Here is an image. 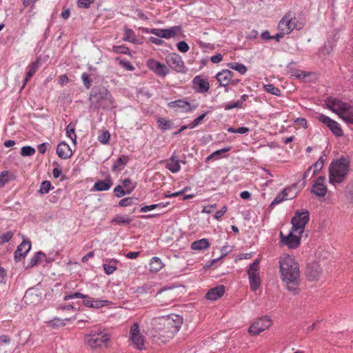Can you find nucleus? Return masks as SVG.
I'll use <instances>...</instances> for the list:
<instances>
[{
    "mask_svg": "<svg viewBox=\"0 0 353 353\" xmlns=\"http://www.w3.org/2000/svg\"><path fill=\"white\" fill-rule=\"evenodd\" d=\"M279 263L283 285L292 294H299L301 281L299 263L294 256L284 254L280 256Z\"/></svg>",
    "mask_w": 353,
    "mask_h": 353,
    "instance_id": "nucleus-1",
    "label": "nucleus"
},
{
    "mask_svg": "<svg viewBox=\"0 0 353 353\" xmlns=\"http://www.w3.org/2000/svg\"><path fill=\"white\" fill-rule=\"evenodd\" d=\"M90 107L95 110H111L114 106V99L110 91L103 85H94L90 92Z\"/></svg>",
    "mask_w": 353,
    "mask_h": 353,
    "instance_id": "nucleus-2",
    "label": "nucleus"
},
{
    "mask_svg": "<svg viewBox=\"0 0 353 353\" xmlns=\"http://www.w3.org/2000/svg\"><path fill=\"white\" fill-rule=\"evenodd\" d=\"M350 162L343 157L331 162L329 166V183L336 187L343 183L350 172Z\"/></svg>",
    "mask_w": 353,
    "mask_h": 353,
    "instance_id": "nucleus-3",
    "label": "nucleus"
},
{
    "mask_svg": "<svg viewBox=\"0 0 353 353\" xmlns=\"http://www.w3.org/2000/svg\"><path fill=\"white\" fill-rule=\"evenodd\" d=\"M327 108L336 112L347 123L353 124V108L348 103L334 97H329L325 101Z\"/></svg>",
    "mask_w": 353,
    "mask_h": 353,
    "instance_id": "nucleus-4",
    "label": "nucleus"
},
{
    "mask_svg": "<svg viewBox=\"0 0 353 353\" xmlns=\"http://www.w3.org/2000/svg\"><path fill=\"white\" fill-rule=\"evenodd\" d=\"M303 26L304 23L296 18V12L289 10L279 21L278 28L290 34L295 29L301 30Z\"/></svg>",
    "mask_w": 353,
    "mask_h": 353,
    "instance_id": "nucleus-5",
    "label": "nucleus"
},
{
    "mask_svg": "<svg viewBox=\"0 0 353 353\" xmlns=\"http://www.w3.org/2000/svg\"><path fill=\"white\" fill-rule=\"evenodd\" d=\"M85 342L91 348L108 347L110 342V336L106 333H102L100 330H91L85 336Z\"/></svg>",
    "mask_w": 353,
    "mask_h": 353,
    "instance_id": "nucleus-6",
    "label": "nucleus"
},
{
    "mask_svg": "<svg viewBox=\"0 0 353 353\" xmlns=\"http://www.w3.org/2000/svg\"><path fill=\"white\" fill-rule=\"evenodd\" d=\"M310 214L305 210L303 212H296L294 216L292 219V230L295 233L301 235L304 230L306 223L309 221Z\"/></svg>",
    "mask_w": 353,
    "mask_h": 353,
    "instance_id": "nucleus-7",
    "label": "nucleus"
},
{
    "mask_svg": "<svg viewBox=\"0 0 353 353\" xmlns=\"http://www.w3.org/2000/svg\"><path fill=\"white\" fill-rule=\"evenodd\" d=\"M259 263V259H255L254 261L250 265L248 270L250 287L252 291H256L261 285Z\"/></svg>",
    "mask_w": 353,
    "mask_h": 353,
    "instance_id": "nucleus-8",
    "label": "nucleus"
},
{
    "mask_svg": "<svg viewBox=\"0 0 353 353\" xmlns=\"http://www.w3.org/2000/svg\"><path fill=\"white\" fill-rule=\"evenodd\" d=\"M272 323V320L269 316H262L250 325L248 332L251 335H258L268 329L271 326Z\"/></svg>",
    "mask_w": 353,
    "mask_h": 353,
    "instance_id": "nucleus-9",
    "label": "nucleus"
},
{
    "mask_svg": "<svg viewBox=\"0 0 353 353\" xmlns=\"http://www.w3.org/2000/svg\"><path fill=\"white\" fill-rule=\"evenodd\" d=\"M167 64L176 72L183 73L185 67L181 57L176 53H170L165 57Z\"/></svg>",
    "mask_w": 353,
    "mask_h": 353,
    "instance_id": "nucleus-10",
    "label": "nucleus"
},
{
    "mask_svg": "<svg viewBox=\"0 0 353 353\" xmlns=\"http://www.w3.org/2000/svg\"><path fill=\"white\" fill-rule=\"evenodd\" d=\"M301 236L295 233L292 229L287 236H285L283 232L280 233L281 242L290 249H295L299 245Z\"/></svg>",
    "mask_w": 353,
    "mask_h": 353,
    "instance_id": "nucleus-11",
    "label": "nucleus"
},
{
    "mask_svg": "<svg viewBox=\"0 0 353 353\" xmlns=\"http://www.w3.org/2000/svg\"><path fill=\"white\" fill-rule=\"evenodd\" d=\"M147 65L150 70L161 77H165L170 72L169 68L164 63L152 59L147 61Z\"/></svg>",
    "mask_w": 353,
    "mask_h": 353,
    "instance_id": "nucleus-12",
    "label": "nucleus"
},
{
    "mask_svg": "<svg viewBox=\"0 0 353 353\" xmlns=\"http://www.w3.org/2000/svg\"><path fill=\"white\" fill-rule=\"evenodd\" d=\"M181 27L179 26H172L168 29H156L150 30V33L157 36L160 38L170 39L174 37L177 32L181 31Z\"/></svg>",
    "mask_w": 353,
    "mask_h": 353,
    "instance_id": "nucleus-13",
    "label": "nucleus"
},
{
    "mask_svg": "<svg viewBox=\"0 0 353 353\" xmlns=\"http://www.w3.org/2000/svg\"><path fill=\"white\" fill-rule=\"evenodd\" d=\"M325 176H319L314 184L312 185L311 192L316 196L323 197L326 195L327 192V186L325 183Z\"/></svg>",
    "mask_w": 353,
    "mask_h": 353,
    "instance_id": "nucleus-14",
    "label": "nucleus"
},
{
    "mask_svg": "<svg viewBox=\"0 0 353 353\" xmlns=\"http://www.w3.org/2000/svg\"><path fill=\"white\" fill-rule=\"evenodd\" d=\"M130 339L136 345L137 349L142 350L144 346L143 336L141 334L139 329V324L135 323L130 329Z\"/></svg>",
    "mask_w": 353,
    "mask_h": 353,
    "instance_id": "nucleus-15",
    "label": "nucleus"
},
{
    "mask_svg": "<svg viewBox=\"0 0 353 353\" xmlns=\"http://www.w3.org/2000/svg\"><path fill=\"white\" fill-rule=\"evenodd\" d=\"M319 119L321 122L325 124L335 136L341 137L343 135V130L336 121L323 114H321Z\"/></svg>",
    "mask_w": 353,
    "mask_h": 353,
    "instance_id": "nucleus-16",
    "label": "nucleus"
},
{
    "mask_svg": "<svg viewBox=\"0 0 353 353\" xmlns=\"http://www.w3.org/2000/svg\"><path fill=\"white\" fill-rule=\"evenodd\" d=\"M193 88L199 93H205L209 91L210 84L208 79H203L201 76H196L192 81Z\"/></svg>",
    "mask_w": 353,
    "mask_h": 353,
    "instance_id": "nucleus-17",
    "label": "nucleus"
},
{
    "mask_svg": "<svg viewBox=\"0 0 353 353\" xmlns=\"http://www.w3.org/2000/svg\"><path fill=\"white\" fill-rule=\"evenodd\" d=\"M322 272V269L317 262H313L307 265L306 276L310 281L318 280Z\"/></svg>",
    "mask_w": 353,
    "mask_h": 353,
    "instance_id": "nucleus-18",
    "label": "nucleus"
},
{
    "mask_svg": "<svg viewBox=\"0 0 353 353\" xmlns=\"http://www.w3.org/2000/svg\"><path fill=\"white\" fill-rule=\"evenodd\" d=\"M31 249V242L30 240H23L17 247L14 252V259L19 261L23 259Z\"/></svg>",
    "mask_w": 353,
    "mask_h": 353,
    "instance_id": "nucleus-19",
    "label": "nucleus"
},
{
    "mask_svg": "<svg viewBox=\"0 0 353 353\" xmlns=\"http://www.w3.org/2000/svg\"><path fill=\"white\" fill-rule=\"evenodd\" d=\"M41 292L39 289L32 288L26 290L23 300L28 304H35L40 301Z\"/></svg>",
    "mask_w": 353,
    "mask_h": 353,
    "instance_id": "nucleus-20",
    "label": "nucleus"
},
{
    "mask_svg": "<svg viewBox=\"0 0 353 353\" xmlns=\"http://www.w3.org/2000/svg\"><path fill=\"white\" fill-rule=\"evenodd\" d=\"M225 286L223 285H219L208 290L205 294V298L210 301H216L222 297L225 293Z\"/></svg>",
    "mask_w": 353,
    "mask_h": 353,
    "instance_id": "nucleus-21",
    "label": "nucleus"
},
{
    "mask_svg": "<svg viewBox=\"0 0 353 353\" xmlns=\"http://www.w3.org/2000/svg\"><path fill=\"white\" fill-rule=\"evenodd\" d=\"M113 185L112 179L110 175L105 177L104 180L97 181L92 188L94 191H106L108 190Z\"/></svg>",
    "mask_w": 353,
    "mask_h": 353,
    "instance_id": "nucleus-22",
    "label": "nucleus"
},
{
    "mask_svg": "<svg viewBox=\"0 0 353 353\" xmlns=\"http://www.w3.org/2000/svg\"><path fill=\"white\" fill-rule=\"evenodd\" d=\"M168 106L172 108H183L184 109V112H189L193 110H195L197 108L196 105H194L193 106H190L189 102L185 101L184 100L179 99L176 101H171L168 103Z\"/></svg>",
    "mask_w": 353,
    "mask_h": 353,
    "instance_id": "nucleus-23",
    "label": "nucleus"
},
{
    "mask_svg": "<svg viewBox=\"0 0 353 353\" xmlns=\"http://www.w3.org/2000/svg\"><path fill=\"white\" fill-rule=\"evenodd\" d=\"M57 154L61 159H68L72 155V152L68 144L61 142L57 145Z\"/></svg>",
    "mask_w": 353,
    "mask_h": 353,
    "instance_id": "nucleus-24",
    "label": "nucleus"
},
{
    "mask_svg": "<svg viewBox=\"0 0 353 353\" xmlns=\"http://www.w3.org/2000/svg\"><path fill=\"white\" fill-rule=\"evenodd\" d=\"M233 72L229 70H223L216 74V78L222 86L228 85L232 77Z\"/></svg>",
    "mask_w": 353,
    "mask_h": 353,
    "instance_id": "nucleus-25",
    "label": "nucleus"
},
{
    "mask_svg": "<svg viewBox=\"0 0 353 353\" xmlns=\"http://www.w3.org/2000/svg\"><path fill=\"white\" fill-rule=\"evenodd\" d=\"M130 158L128 156L122 155L119 157L112 165V171L116 172L122 170L125 165L128 163Z\"/></svg>",
    "mask_w": 353,
    "mask_h": 353,
    "instance_id": "nucleus-26",
    "label": "nucleus"
},
{
    "mask_svg": "<svg viewBox=\"0 0 353 353\" xmlns=\"http://www.w3.org/2000/svg\"><path fill=\"white\" fill-rule=\"evenodd\" d=\"M165 167L172 173H176L181 169L179 161L177 157L174 156V154L170 157V162L167 163Z\"/></svg>",
    "mask_w": 353,
    "mask_h": 353,
    "instance_id": "nucleus-27",
    "label": "nucleus"
},
{
    "mask_svg": "<svg viewBox=\"0 0 353 353\" xmlns=\"http://www.w3.org/2000/svg\"><path fill=\"white\" fill-rule=\"evenodd\" d=\"M163 267V263L159 257L154 256L152 258L149 264V270L150 272H157L161 270Z\"/></svg>",
    "mask_w": 353,
    "mask_h": 353,
    "instance_id": "nucleus-28",
    "label": "nucleus"
},
{
    "mask_svg": "<svg viewBox=\"0 0 353 353\" xmlns=\"http://www.w3.org/2000/svg\"><path fill=\"white\" fill-rule=\"evenodd\" d=\"M210 243L207 239H202L192 243L191 248L194 250H202L210 247Z\"/></svg>",
    "mask_w": 353,
    "mask_h": 353,
    "instance_id": "nucleus-29",
    "label": "nucleus"
},
{
    "mask_svg": "<svg viewBox=\"0 0 353 353\" xmlns=\"http://www.w3.org/2000/svg\"><path fill=\"white\" fill-rule=\"evenodd\" d=\"M137 183H134L128 190H124L121 185H117L114 189V192L115 193V196L118 198L123 196L125 194H130L136 188Z\"/></svg>",
    "mask_w": 353,
    "mask_h": 353,
    "instance_id": "nucleus-30",
    "label": "nucleus"
},
{
    "mask_svg": "<svg viewBox=\"0 0 353 353\" xmlns=\"http://www.w3.org/2000/svg\"><path fill=\"white\" fill-rule=\"evenodd\" d=\"M132 219L128 216H124L117 214L111 221V223H115L119 225H129L132 222Z\"/></svg>",
    "mask_w": 353,
    "mask_h": 353,
    "instance_id": "nucleus-31",
    "label": "nucleus"
},
{
    "mask_svg": "<svg viewBox=\"0 0 353 353\" xmlns=\"http://www.w3.org/2000/svg\"><path fill=\"white\" fill-rule=\"evenodd\" d=\"M123 41H129L132 43L139 44L140 43L139 40L136 38L135 33L133 30L126 28L125 30Z\"/></svg>",
    "mask_w": 353,
    "mask_h": 353,
    "instance_id": "nucleus-32",
    "label": "nucleus"
},
{
    "mask_svg": "<svg viewBox=\"0 0 353 353\" xmlns=\"http://www.w3.org/2000/svg\"><path fill=\"white\" fill-rule=\"evenodd\" d=\"M42 259H46V254L41 251L36 252L34 256L30 259L27 268H32L33 266L38 265Z\"/></svg>",
    "mask_w": 353,
    "mask_h": 353,
    "instance_id": "nucleus-33",
    "label": "nucleus"
},
{
    "mask_svg": "<svg viewBox=\"0 0 353 353\" xmlns=\"http://www.w3.org/2000/svg\"><path fill=\"white\" fill-rule=\"evenodd\" d=\"M157 124L160 129L162 130H168L172 128L173 123L165 118H159L157 120Z\"/></svg>",
    "mask_w": 353,
    "mask_h": 353,
    "instance_id": "nucleus-34",
    "label": "nucleus"
},
{
    "mask_svg": "<svg viewBox=\"0 0 353 353\" xmlns=\"http://www.w3.org/2000/svg\"><path fill=\"white\" fill-rule=\"evenodd\" d=\"M39 61L36 60L29 67V70L26 73L24 84L35 74L39 68Z\"/></svg>",
    "mask_w": 353,
    "mask_h": 353,
    "instance_id": "nucleus-35",
    "label": "nucleus"
},
{
    "mask_svg": "<svg viewBox=\"0 0 353 353\" xmlns=\"http://www.w3.org/2000/svg\"><path fill=\"white\" fill-rule=\"evenodd\" d=\"M66 134L67 136L71 139L73 143L76 144L77 142V135L75 134V128L74 125H72V123H70L66 128Z\"/></svg>",
    "mask_w": 353,
    "mask_h": 353,
    "instance_id": "nucleus-36",
    "label": "nucleus"
},
{
    "mask_svg": "<svg viewBox=\"0 0 353 353\" xmlns=\"http://www.w3.org/2000/svg\"><path fill=\"white\" fill-rule=\"evenodd\" d=\"M230 149H231L230 147H227V148H224L223 149H221V150L214 152L213 153H212L210 156H208L207 157L206 161H208L211 159H218L219 158H220L221 157V155L223 153L230 151Z\"/></svg>",
    "mask_w": 353,
    "mask_h": 353,
    "instance_id": "nucleus-37",
    "label": "nucleus"
},
{
    "mask_svg": "<svg viewBox=\"0 0 353 353\" xmlns=\"http://www.w3.org/2000/svg\"><path fill=\"white\" fill-rule=\"evenodd\" d=\"M324 161L323 157H320L319 159L314 163L310 167H313L312 173L311 177L314 176L318 172H319L323 167Z\"/></svg>",
    "mask_w": 353,
    "mask_h": 353,
    "instance_id": "nucleus-38",
    "label": "nucleus"
},
{
    "mask_svg": "<svg viewBox=\"0 0 353 353\" xmlns=\"http://www.w3.org/2000/svg\"><path fill=\"white\" fill-rule=\"evenodd\" d=\"M264 90L273 95L275 96H280L281 95V90L275 87L273 84H265L263 85Z\"/></svg>",
    "mask_w": 353,
    "mask_h": 353,
    "instance_id": "nucleus-39",
    "label": "nucleus"
},
{
    "mask_svg": "<svg viewBox=\"0 0 353 353\" xmlns=\"http://www.w3.org/2000/svg\"><path fill=\"white\" fill-rule=\"evenodd\" d=\"M35 149L32 146L26 145L21 149V155L23 157H30L34 154Z\"/></svg>",
    "mask_w": 353,
    "mask_h": 353,
    "instance_id": "nucleus-40",
    "label": "nucleus"
},
{
    "mask_svg": "<svg viewBox=\"0 0 353 353\" xmlns=\"http://www.w3.org/2000/svg\"><path fill=\"white\" fill-rule=\"evenodd\" d=\"M115 60L125 70L129 71H133L134 70V67L129 61L121 59L120 57H117Z\"/></svg>",
    "mask_w": 353,
    "mask_h": 353,
    "instance_id": "nucleus-41",
    "label": "nucleus"
},
{
    "mask_svg": "<svg viewBox=\"0 0 353 353\" xmlns=\"http://www.w3.org/2000/svg\"><path fill=\"white\" fill-rule=\"evenodd\" d=\"M281 192H285V200H289L294 198L296 195V192H295L294 187L286 188L283 190Z\"/></svg>",
    "mask_w": 353,
    "mask_h": 353,
    "instance_id": "nucleus-42",
    "label": "nucleus"
},
{
    "mask_svg": "<svg viewBox=\"0 0 353 353\" xmlns=\"http://www.w3.org/2000/svg\"><path fill=\"white\" fill-rule=\"evenodd\" d=\"M110 134L108 130L103 131L99 136H98V141L103 143V144H107L110 140Z\"/></svg>",
    "mask_w": 353,
    "mask_h": 353,
    "instance_id": "nucleus-43",
    "label": "nucleus"
},
{
    "mask_svg": "<svg viewBox=\"0 0 353 353\" xmlns=\"http://www.w3.org/2000/svg\"><path fill=\"white\" fill-rule=\"evenodd\" d=\"M81 80H82L83 85L85 86V88H87V89L90 88L92 82V79H90L89 74H88L86 72H83L81 74Z\"/></svg>",
    "mask_w": 353,
    "mask_h": 353,
    "instance_id": "nucleus-44",
    "label": "nucleus"
},
{
    "mask_svg": "<svg viewBox=\"0 0 353 353\" xmlns=\"http://www.w3.org/2000/svg\"><path fill=\"white\" fill-rule=\"evenodd\" d=\"M113 52L117 54H129L131 56L129 48L125 46H113Z\"/></svg>",
    "mask_w": 353,
    "mask_h": 353,
    "instance_id": "nucleus-45",
    "label": "nucleus"
},
{
    "mask_svg": "<svg viewBox=\"0 0 353 353\" xmlns=\"http://www.w3.org/2000/svg\"><path fill=\"white\" fill-rule=\"evenodd\" d=\"M51 188V183L49 181H43L41 184L39 192L41 194H47L49 192Z\"/></svg>",
    "mask_w": 353,
    "mask_h": 353,
    "instance_id": "nucleus-46",
    "label": "nucleus"
},
{
    "mask_svg": "<svg viewBox=\"0 0 353 353\" xmlns=\"http://www.w3.org/2000/svg\"><path fill=\"white\" fill-rule=\"evenodd\" d=\"M71 320V319H59V318H55L52 321H50L49 322V323L50 324L51 326L52 327H54V326H57V327H63L65 325V321H70Z\"/></svg>",
    "mask_w": 353,
    "mask_h": 353,
    "instance_id": "nucleus-47",
    "label": "nucleus"
},
{
    "mask_svg": "<svg viewBox=\"0 0 353 353\" xmlns=\"http://www.w3.org/2000/svg\"><path fill=\"white\" fill-rule=\"evenodd\" d=\"M77 298H81V299H87L88 298V295H85L82 293H80V292H74V293H70V294H68L67 295H65L64 297H63V300L64 301H68L70 299H77Z\"/></svg>",
    "mask_w": 353,
    "mask_h": 353,
    "instance_id": "nucleus-48",
    "label": "nucleus"
},
{
    "mask_svg": "<svg viewBox=\"0 0 353 353\" xmlns=\"http://www.w3.org/2000/svg\"><path fill=\"white\" fill-rule=\"evenodd\" d=\"M12 236L13 233L11 231H8L7 232L0 235V245L8 242L12 239Z\"/></svg>",
    "mask_w": 353,
    "mask_h": 353,
    "instance_id": "nucleus-49",
    "label": "nucleus"
},
{
    "mask_svg": "<svg viewBox=\"0 0 353 353\" xmlns=\"http://www.w3.org/2000/svg\"><path fill=\"white\" fill-rule=\"evenodd\" d=\"M134 198L133 197H126L122 199L119 202V206L120 207H128L130 206L133 204Z\"/></svg>",
    "mask_w": 353,
    "mask_h": 353,
    "instance_id": "nucleus-50",
    "label": "nucleus"
},
{
    "mask_svg": "<svg viewBox=\"0 0 353 353\" xmlns=\"http://www.w3.org/2000/svg\"><path fill=\"white\" fill-rule=\"evenodd\" d=\"M8 181V172L3 171L0 174V188H3Z\"/></svg>",
    "mask_w": 353,
    "mask_h": 353,
    "instance_id": "nucleus-51",
    "label": "nucleus"
},
{
    "mask_svg": "<svg viewBox=\"0 0 353 353\" xmlns=\"http://www.w3.org/2000/svg\"><path fill=\"white\" fill-rule=\"evenodd\" d=\"M176 46L178 50L181 52H187L190 49L188 44L184 41H179L176 44Z\"/></svg>",
    "mask_w": 353,
    "mask_h": 353,
    "instance_id": "nucleus-52",
    "label": "nucleus"
},
{
    "mask_svg": "<svg viewBox=\"0 0 353 353\" xmlns=\"http://www.w3.org/2000/svg\"><path fill=\"white\" fill-rule=\"evenodd\" d=\"M94 0H77V6L81 8H88Z\"/></svg>",
    "mask_w": 353,
    "mask_h": 353,
    "instance_id": "nucleus-53",
    "label": "nucleus"
},
{
    "mask_svg": "<svg viewBox=\"0 0 353 353\" xmlns=\"http://www.w3.org/2000/svg\"><path fill=\"white\" fill-rule=\"evenodd\" d=\"M285 192H281L279 193L272 202V205L279 204L285 200Z\"/></svg>",
    "mask_w": 353,
    "mask_h": 353,
    "instance_id": "nucleus-54",
    "label": "nucleus"
},
{
    "mask_svg": "<svg viewBox=\"0 0 353 353\" xmlns=\"http://www.w3.org/2000/svg\"><path fill=\"white\" fill-rule=\"evenodd\" d=\"M242 103L240 101L236 102H230L225 105L224 109L226 110H231L234 108H241Z\"/></svg>",
    "mask_w": 353,
    "mask_h": 353,
    "instance_id": "nucleus-55",
    "label": "nucleus"
},
{
    "mask_svg": "<svg viewBox=\"0 0 353 353\" xmlns=\"http://www.w3.org/2000/svg\"><path fill=\"white\" fill-rule=\"evenodd\" d=\"M229 67L232 69L236 70L240 73L243 74V63H230Z\"/></svg>",
    "mask_w": 353,
    "mask_h": 353,
    "instance_id": "nucleus-56",
    "label": "nucleus"
},
{
    "mask_svg": "<svg viewBox=\"0 0 353 353\" xmlns=\"http://www.w3.org/2000/svg\"><path fill=\"white\" fill-rule=\"evenodd\" d=\"M108 303V301L105 300H97L94 301L92 307V308H100L103 305H105Z\"/></svg>",
    "mask_w": 353,
    "mask_h": 353,
    "instance_id": "nucleus-57",
    "label": "nucleus"
},
{
    "mask_svg": "<svg viewBox=\"0 0 353 353\" xmlns=\"http://www.w3.org/2000/svg\"><path fill=\"white\" fill-rule=\"evenodd\" d=\"M116 269L117 268L114 265H110L109 264L103 265V270L107 274H112L116 270Z\"/></svg>",
    "mask_w": 353,
    "mask_h": 353,
    "instance_id": "nucleus-58",
    "label": "nucleus"
},
{
    "mask_svg": "<svg viewBox=\"0 0 353 353\" xmlns=\"http://www.w3.org/2000/svg\"><path fill=\"white\" fill-rule=\"evenodd\" d=\"M294 123L297 125L302 126L304 128H307V121L303 117L297 118L294 120Z\"/></svg>",
    "mask_w": 353,
    "mask_h": 353,
    "instance_id": "nucleus-59",
    "label": "nucleus"
},
{
    "mask_svg": "<svg viewBox=\"0 0 353 353\" xmlns=\"http://www.w3.org/2000/svg\"><path fill=\"white\" fill-rule=\"evenodd\" d=\"M279 32L276 34L274 36H272V39H276L277 41H279L285 34H288L287 32H284L282 29H279Z\"/></svg>",
    "mask_w": 353,
    "mask_h": 353,
    "instance_id": "nucleus-60",
    "label": "nucleus"
},
{
    "mask_svg": "<svg viewBox=\"0 0 353 353\" xmlns=\"http://www.w3.org/2000/svg\"><path fill=\"white\" fill-rule=\"evenodd\" d=\"M227 211V207L226 206H223L220 210L217 211L215 214H214V218L216 219H219L220 218H221L223 214L226 212Z\"/></svg>",
    "mask_w": 353,
    "mask_h": 353,
    "instance_id": "nucleus-61",
    "label": "nucleus"
},
{
    "mask_svg": "<svg viewBox=\"0 0 353 353\" xmlns=\"http://www.w3.org/2000/svg\"><path fill=\"white\" fill-rule=\"evenodd\" d=\"M225 255V254H223L219 258H217V259H212L211 261H209L204 266V268L205 269H208L210 268L214 263L218 262L220 259H221L222 257H223Z\"/></svg>",
    "mask_w": 353,
    "mask_h": 353,
    "instance_id": "nucleus-62",
    "label": "nucleus"
},
{
    "mask_svg": "<svg viewBox=\"0 0 353 353\" xmlns=\"http://www.w3.org/2000/svg\"><path fill=\"white\" fill-rule=\"evenodd\" d=\"M223 56L221 53H218L210 58V60L214 63H218L221 61Z\"/></svg>",
    "mask_w": 353,
    "mask_h": 353,
    "instance_id": "nucleus-63",
    "label": "nucleus"
},
{
    "mask_svg": "<svg viewBox=\"0 0 353 353\" xmlns=\"http://www.w3.org/2000/svg\"><path fill=\"white\" fill-rule=\"evenodd\" d=\"M134 183H132V181L128 178L122 181V185L125 188V190H128V189H129V188Z\"/></svg>",
    "mask_w": 353,
    "mask_h": 353,
    "instance_id": "nucleus-64",
    "label": "nucleus"
}]
</instances>
